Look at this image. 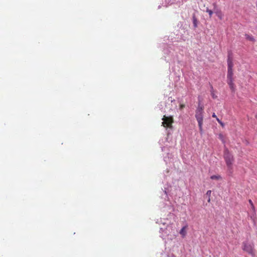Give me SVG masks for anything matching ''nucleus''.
Returning <instances> with one entry per match:
<instances>
[{
	"mask_svg": "<svg viewBox=\"0 0 257 257\" xmlns=\"http://www.w3.org/2000/svg\"><path fill=\"white\" fill-rule=\"evenodd\" d=\"M224 158L228 167V170L230 172L232 169V165L233 162V158L232 155L229 153L227 149H225L224 152Z\"/></svg>",
	"mask_w": 257,
	"mask_h": 257,
	"instance_id": "obj_1",
	"label": "nucleus"
},
{
	"mask_svg": "<svg viewBox=\"0 0 257 257\" xmlns=\"http://www.w3.org/2000/svg\"><path fill=\"white\" fill-rule=\"evenodd\" d=\"M233 69H228L227 74V82L232 91L234 90V84L233 82Z\"/></svg>",
	"mask_w": 257,
	"mask_h": 257,
	"instance_id": "obj_2",
	"label": "nucleus"
},
{
	"mask_svg": "<svg viewBox=\"0 0 257 257\" xmlns=\"http://www.w3.org/2000/svg\"><path fill=\"white\" fill-rule=\"evenodd\" d=\"M242 249L247 252L248 253L254 255L253 244L248 243L247 241H244L242 243Z\"/></svg>",
	"mask_w": 257,
	"mask_h": 257,
	"instance_id": "obj_3",
	"label": "nucleus"
},
{
	"mask_svg": "<svg viewBox=\"0 0 257 257\" xmlns=\"http://www.w3.org/2000/svg\"><path fill=\"white\" fill-rule=\"evenodd\" d=\"M162 120H163L162 124L165 127L167 126L170 128L172 127V124L174 122L172 116H166L164 115Z\"/></svg>",
	"mask_w": 257,
	"mask_h": 257,
	"instance_id": "obj_4",
	"label": "nucleus"
},
{
	"mask_svg": "<svg viewBox=\"0 0 257 257\" xmlns=\"http://www.w3.org/2000/svg\"><path fill=\"white\" fill-rule=\"evenodd\" d=\"M195 117L198 123L199 131L200 133L202 134L203 132V112H196Z\"/></svg>",
	"mask_w": 257,
	"mask_h": 257,
	"instance_id": "obj_5",
	"label": "nucleus"
},
{
	"mask_svg": "<svg viewBox=\"0 0 257 257\" xmlns=\"http://www.w3.org/2000/svg\"><path fill=\"white\" fill-rule=\"evenodd\" d=\"M227 65L228 69H232L233 64L232 62V59L229 54L228 55L227 59Z\"/></svg>",
	"mask_w": 257,
	"mask_h": 257,
	"instance_id": "obj_6",
	"label": "nucleus"
},
{
	"mask_svg": "<svg viewBox=\"0 0 257 257\" xmlns=\"http://www.w3.org/2000/svg\"><path fill=\"white\" fill-rule=\"evenodd\" d=\"M192 18L193 26L195 28L197 27V19L196 18L195 15L194 14L193 15Z\"/></svg>",
	"mask_w": 257,
	"mask_h": 257,
	"instance_id": "obj_7",
	"label": "nucleus"
},
{
	"mask_svg": "<svg viewBox=\"0 0 257 257\" xmlns=\"http://www.w3.org/2000/svg\"><path fill=\"white\" fill-rule=\"evenodd\" d=\"M245 38L250 41L254 42L255 40L254 38L252 36H250V35H249L247 34H245Z\"/></svg>",
	"mask_w": 257,
	"mask_h": 257,
	"instance_id": "obj_8",
	"label": "nucleus"
},
{
	"mask_svg": "<svg viewBox=\"0 0 257 257\" xmlns=\"http://www.w3.org/2000/svg\"><path fill=\"white\" fill-rule=\"evenodd\" d=\"M196 112H203V107L202 105L199 104L198 107H197Z\"/></svg>",
	"mask_w": 257,
	"mask_h": 257,
	"instance_id": "obj_9",
	"label": "nucleus"
},
{
	"mask_svg": "<svg viewBox=\"0 0 257 257\" xmlns=\"http://www.w3.org/2000/svg\"><path fill=\"white\" fill-rule=\"evenodd\" d=\"M211 193V191L208 190L205 194L206 196L208 197V200H207L208 202H210V197Z\"/></svg>",
	"mask_w": 257,
	"mask_h": 257,
	"instance_id": "obj_10",
	"label": "nucleus"
},
{
	"mask_svg": "<svg viewBox=\"0 0 257 257\" xmlns=\"http://www.w3.org/2000/svg\"><path fill=\"white\" fill-rule=\"evenodd\" d=\"M210 178L212 180H217L219 178H220V176H216V175H213V176H211Z\"/></svg>",
	"mask_w": 257,
	"mask_h": 257,
	"instance_id": "obj_11",
	"label": "nucleus"
},
{
	"mask_svg": "<svg viewBox=\"0 0 257 257\" xmlns=\"http://www.w3.org/2000/svg\"><path fill=\"white\" fill-rule=\"evenodd\" d=\"M185 228L186 227H183L180 230V233L183 235H185Z\"/></svg>",
	"mask_w": 257,
	"mask_h": 257,
	"instance_id": "obj_12",
	"label": "nucleus"
},
{
	"mask_svg": "<svg viewBox=\"0 0 257 257\" xmlns=\"http://www.w3.org/2000/svg\"><path fill=\"white\" fill-rule=\"evenodd\" d=\"M206 12H207L209 14L210 17H211L213 14V12L211 10H209V9L207 8Z\"/></svg>",
	"mask_w": 257,
	"mask_h": 257,
	"instance_id": "obj_13",
	"label": "nucleus"
},
{
	"mask_svg": "<svg viewBox=\"0 0 257 257\" xmlns=\"http://www.w3.org/2000/svg\"><path fill=\"white\" fill-rule=\"evenodd\" d=\"M216 120L222 126L224 125L223 122L218 118H216Z\"/></svg>",
	"mask_w": 257,
	"mask_h": 257,
	"instance_id": "obj_14",
	"label": "nucleus"
},
{
	"mask_svg": "<svg viewBox=\"0 0 257 257\" xmlns=\"http://www.w3.org/2000/svg\"><path fill=\"white\" fill-rule=\"evenodd\" d=\"M184 107H185V105L184 104H181L180 106V108L181 109H182Z\"/></svg>",
	"mask_w": 257,
	"mask_h": 257,
	"instance_id": "obj_15",
	"label": "nucleus"
},
{
	"mask_svg": "<svg viewBox=\"0 0 257 257\" xmlns=\"http://www.w3.org/2000/svg\"><path fill=\"white\" fill-rule=\"evenodd\" d=\"M212 117H214V118H217L216 115H215V114L214 113H213Z\"/></svg>",
	"mask_w": 257,
	"mask_h": 257,
	"instance_id": "obj_16",
	"label": "nucleus"
},
{
	"mask_svg": "<svg viewBox=\"0 0 257 257\" xmlns=\"http://www.w3.org/2000/svg\"><path fill=\"white\" fill-rule=\"evenodd\" d=\"M212 96L213 98H216V96H215L214 94H213V93H212Z\"/></svg>",
	"mask_w": 257,
	"mask_h": 257,
	"instance_id": "obj_17",
	"label": "nucleus"
},
{
	"mask_svg": "<svg viewBox=\"0 0 257 257\" xmlns=\"http://www.w3.org/2000/svg\"><path fill=\"white\" fill-rule=\"evenodd\" d=\"M249 203L251 204V205H252V203L250 200H249Z\"/></svg>",
	"mask_w": 257,
	"mask_h": 257,
	"instance_id": "obj_18",
	"label": "nucleus"
}]
</instances>
